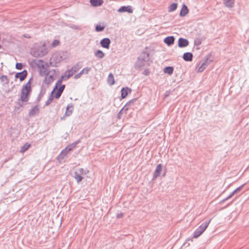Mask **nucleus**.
<instances>
[{
  "instance_id": "nucleus-1",
  "label": "nucleus",
  "mask_w": 249,
  "mask_h": 249,
  "mask_svg": "<svg viewBox=\"0 0 249 249\" xmlns=\"http://www.w3.org/2000/svg\"><path fill=\"white\" fill-rule=\"evenodd\" d=\"M149 65V53L146 52H143L138 58L135 64L136 67L137 68H141Z\"/></svg>"
},
{
  "instance_id": "nucleus-2",
  "label": "nucleus",
  "mask_w": 249,
  "mask_h": 249,
  "mask_svg": "<svg viewBox=\"0 0 249 249\" xmlns=\"http://www.w3.org/2000/svg\"><path fill=\"white\" fill-rule=\"evenodd\" d=\"M48 53L45 45L36 46L31 49V54L36 57H41L45 55Z\"/></svg>"
},
{
  "instance_id": "nucleus-3",
  "label": "nucleus",
  "mask_w": 249,
  "mask_h": 249,
  "mask_svg": "<svg viewBox=\"0 0 249 249\" xmlns=\"http://www.w3.org/2000/svg\"><path fill=\"white\" fill-rule=\"evenodd\" d=\"M31 91V82L29 81L21 89L20 100L23 102H27L29 100L28 96Z\"/></svg>"
},
{
  "instance_id": "nucleus-4",
  "label": "nucleus",
  "mask_w": 249,
  "mask_h": 249,
  "mask_svg": "<svg viewBox=\"0 0 249 249\" xmlns=\"http://www.w3.org/2000/svg\"><path fill=\"white\" fill-rule=\"evenodd\" d=\"M210 221L211 220L208 222H206L202 224L198 228H197L194 233V237L196 238L199 237L207 229Z\"/></svg>"
},
{
  "instance_id": "nucleus-5",
  "label": "nucleus",
  "mask_w": 249,
  "mask_h": 249,
  "mask_svg": "<svg viewBox=\"0 0 249 249\" xmlns=\"http://www.w3.org/2000/svg\"><path fill=\"white\" fill-rule=\"evenodd\" d=\"M40 73L41 75H47L44 80L45 83L49 84L53 81L54 79L53 75L49 74L47 70L45 69V70L43 71L42 69H41Z\"/></svg>"
},
{
  "instance_id": "nucleus-6",
  "label": "nucleus",
  "mask_w": 249,
  "mask_h": 249,
  "mask_svg": "<svg viewBox=\"0 0 249 249\" xmlns=\"http://www.w3.org/2000/svg\"><path fill=\"white\" fill-rule=\"evenodd\" d=\"M84 170L83 168H79L77 171H75L74 173V178L76 180L77 183H79L83 179V177L82 176Z\"/></svg>"
},
{
  "instance_id": "nucleus-7",
  "label": "nucleus",
  "mask_w": 249,
  "mask_h": 249,
  "mask_svg": "<svg viewBox=\"0 0 249 249\" xmlns=\"http://www.w3.org/2000/svg\"><path fill=\"white\" fill-rule=\"evenodd\" d=\"M65 87V85H63V86H58V88H56V90H54L53 97L56 99L59 98L63 92Z\"/></svg>"
},
{
  "instance_id": "nucleus-8",
  "label": "nucleus",
  "mask_w": 249,
  "mask_h": 249,
  "mask_svg": "<svg viewBox=\"0 0 249 249\" xmlns=\"http://www.w3.org/2000/svg\"><path fill=\"white\" fill-rule=\"evenodd\" d=\"M162 168L163 165L161 164H159L157 166L156 169L153 173V179L157 178L160 176Z\"/></svg>"
},
{
  "instance_id": "nucleus-9",
  "label": "nucleus",
  "mask_w": 249,
  "mask_h": 249,
  "mask_svg": "<svg viewBox=\"0 0 249 249\" xmlns=\"http://www.w3.org/2000/svg\"><path fill=\"white\" fill-rule=\"evenodd\" d=\"M111 41L108 38H104L100 41L101 46L106 49H108L110 44Z\"/></svg>"
},
{
  "instance_id": "nucleus-10",
  "label": "nucleus",
  "mask_w": 249,
  "mask_h": 249,
  "mask_svg": "<svg viewBox=\"0 0 249 249\" xmlns=\"http://www.w3.org/2000/svg\"><path fill=\"white\" fill-rule=\"evenodd\" d=\"M27 72L26 70H24L21 72H18L15 75L16 78H19L21 81L24 80L26 77Z\"/></svg>"
},
{
  "instance_id": "nucleus-11",
  "label": "nucleus",
  "mask_w": 249,
  "mask_h": 249,
  "mask_svg": "<svg viewBox=\"0 0 249 249\" xmlns=\"http://www.w3.org/2000/svg\"><path fill=\"white\" fill-rule=\"evenodd\" d=\"M189 45V41L187 39L183 38H179L178 40V45L180 48L185 47Z\"/></svg>"
},
{
  "instance_id": "nucleus-12",
  "label": "nucleus",
  "mask_w": 249,
  "mask_h": 249,
  "mask_svg": "<svg viewBox=\"0 0 249 249\" xmlns=\"http://www.w3.org/2000/svg\"><path fill=\"white\" fill-rule=\"evenodd\" d=\"M73 109L74 107L72 103L68 104L66 107V110L65 111V115L66 116H71L73 112Z\"/></svg>"
},
{
  "instance_id": "nucleus-13",
  "label": "nucleus",
  "mask_w": 249,
  "mask_h": 249,
  "mask_svg": "<svg viewBox=\"0 0 249 249\" xmlns=\"http://www.w3.org/2000/svg\"><path fill=\"white\" fill-rule=\"evenodd\" d=\"M244 186V184H243L241 186H240V187H238L234 191H233L227 197L225 198L222 201L224 202V201L229 199L232 196H233L235 194L240 192L241 191V190L243 189Z\"/></svg>"
},
{
  "instance_id": "nucleus-14",
  "label": "nucleus",
  "mask_w": 249,
  "mask_h": 249,
  "mask_svg": "<svg viewBox=\"0 0 249 249\" xmlns=\"http://www.w3.org/2000/svg\"><path fill=\"white\" fill-rule=\"evenodd\" d=\"M118 12L119 13H122L124 12H127L129 13H132L133 12V10L131 6H122L118 10Z\"/></svg>"
},
{
  "instance_id": "nucleus-15",
  "label": "nucleus",
  "mask_w": 249,
  "mask_h": 249,
  "mask_svg": "<svg viewBox=\"0 0 249 249\" xmlns=\"http://www.w3.org/2000/svg\"><path fill=\"white\" fill-rule=\"evenodd\" d=\"M71 150L69 149V148L67 146L64 149H63L60 154L58 156V160H63L64 157L67 155V154Z\"/></svg>"
},
{
  "instance_id": "nucleus-16",
  "label": "nucleus",
  "mask_w": 249,
  "mask_h": 249,
  "mask_svg": "<svg viewBox=\"0 0 249 249\" xmlns=\"http://www.w3.org/2000/svg\"><path fill=\"white\" fill-rule=\"evenodd\" d=\"M67 79H66V76H65V74L64 73L63 75H61L60 78L55 83V85L53 89L54 90H56V88H58V86H63V85H62V81L63 80H66Z\"/></svg>"
},
{
  "instance_id": "nucleus-17",
  "label": "nucleus",
  "mask_w": 249,
  "mask_h": 249,
  "mask_svg": "<svg viewBox=\"0 0 249 249\" xmlns=\"http://www.w3.org/2000/svg\"><path fill=\"white\" fill-rule=\"evenodd\" d=\"M225 6L228 8H231L233 7L235 0H223Z\"/></svg>"
},
{
  "instance_id": "nucleus-18",
  "label": "nucleus",
  "mask_w": 249,
  "mask_h": 249,
  "mask_svg": "<svg viewBox=\"0 0 249 249\" xmlns=\"http://www.w3.org/2000/svg\"><path fill=\"white\" fill-rule=\"evenodd\" d=\"M130 92H131L130 89H129L127 87L123 88L121 90L122 98H125L127 96L128 93H130Z\"/></svg>"
},
{
  "instance_id": "nucleus-19",
  "label": "nucleus",
  "mask_w": 249,
  "mask_h": 249,
  "mask_svg": "<svg viewBox=\"0 0 249 249\" xmlns=\"http://www.w3.org/2000/svg\"><path fill=\"white\" fill-rule=\"evenodd\" d=\"M175 41V38L173 36H167L164 39V42L168 45V46H170L172 44H173Z\"/></svg>"
},
{
  "instance_id": "nucleus-20",
  "label": "nucleus",
  "mask_w": 249,
  "mask_h": 249,
  "mask_svg": "<svg viewBox=\"0 0 249 249\" xmlns=\"http://www.w3.org/2000/svg\"><path fill=\"white\" fill-rule=\"evenodd\" d=\"M209 64V63L208 61V60H205L202 64H201L200 66L198 69V72H202L208 66Z\"/></svg>"
},
{
  "instance_id": "nucleus-21",
  "label": "nucleus",
  "mask_w": 249,
  "mask_h": 249,
  "mask_svg": "<svg viewBox=\"0 0 249 249\" xmlns=\"http://www.w3.org/2000/svg\"><path fill=\"white\" fill-rule=\"evenodd\" d=\"M183 58L186 61H191L193 59V54L191 53H185L183 54Z\"/></svg>"
},
{
  "instance_id": "nucleus-22",
  "label": "nucleus",
  "mask_w": 249,
  "mask_h": 249,
  "mask_svg": "<svg viewBox=\"0 0 249 249\" xmlns=\"http://www.w3.org/2000/svg\"><path fill=\"white\" fill-rule=\"evenodd\" d=\"M136 99H133L130 101H129V102H128L125 106L122 109V110L119 112L118 113V117L119 118L120 117V114H121V112H122V111L123 110V109H125V110H127L128 108L127 107H129L130 106V105H131V104H133L134 102H136Z\"/></svg>"
},
{
  "instance_id": "nucleus-23",
  "label": "nucleus",
  "mask_w": 249,
  "mask_h": 249,
  "mask_svg": "<svg viewBox=\"0 0 249 249\" xmlns=\"http://www.w3.org/2000/svg\"><path fill=\"white\" fill-rule=\"evenodd\" d=\"M189 10L186 5L183 4L180 12V16L182 17L185 16L188 13Z\"/></svg>"
},
{
  "instance_id": "nucleus-24",
  "label": "nucleus",
  "mask_w": 249,
  "mask_h": 249,
  "mask_svg": "<svg viewBox=\"0 0 249 249\" xmlns=\"http://www.w3.org/2000/svg\"><path fill=\"white\" fill-rule=\"evenodd\" d=\"M39 108L37 106H35L30 111L29 115L30 116H34L39 113Z\"/></svg>"
},
{
  "instance_id": "nucleus-25",
  "label": "nucleus",
  "mask_w": 249,
  "mask_h": 249,
  "mask_svg": "<svg viewBox=\"0 0 249 249\" xmlns=\"http://www.w3.org/2000/svg\"><path fill=\"white\" fill-rule=\"evenodd\" d=\"M90 2L93 6H99L102 5L103 1L102 0H90Z\"/></svg>"
},
{
  "instance_id": "nucleus-26",
  "label": "nucleus",
  "mask_w": 249,
  "mask_h": 249,
  "mask_svg": "<svg viewBox=\"0 0 249 249\" xmlns=\"http://www.w3.org/2000/svg\"><path fill=\"white\" fill-rule=\"evenodd\" d=\"M107 83L109 85L112 86L114 84L115 80L112 73H109L107 77Z\"/></svg>"
},
{
  "instance_id": "nucleus-27",
  "label": "nucleus",
  "mask_w": 249,
  "mask_h": 249,
  "mask_svg": "<svg viewBox=\"0 0 249 249\" xmlns=\"http://www.w3.org/2000/svg\"><path fill=\"white\" fill-rule=\"evenodd\" d=\"M54 89H53V90L52 91V92H51V95L49 96V98L48 99V100H47V101L45 103V105L46 106H49L51 103V102H52L53 99V94H54Z\"/></svg>"
},
{
  "instance_id": "nucleus-28",
  "label": "nucleus",
  "mask_w": 249,
  "mask_h": 249,
  "mask_svg": "<svg viewBox=\"0 0 249 249\" xmlns=\"http://www.w3.org/2000/svg\"><path fill=\"white\" fill-rule=\"evenodd\" d=\"M94 54L97 58L99 59H102L105 56V53L101 50L97 51Z\"/></svg>"
},
{
  "instance_id": "nucleus-29",
  "label": "nucleus",
  "mask_w": 249,
  "mask_h": 249,
  "mask_svg": "<svg viewBox=\"0 0 249 249\" xmlns=\"http://www.w3.org/2000/svg\"><path fill=\"white\" fill-rule=\"evenodd\" d=\"M31 145L28 142L25 143L22 146H21L20 149V152L21 153H24L26 150H27L29 147H30Z\"/></svg>"
},
{
  "instance_id": "nucleus-30",
  "label": "nucleus",
  "mask_w": 249,
  "mask_h": 249,
  "mask_svg": "<svg viewBox=\"0 0 249 249\" xmlns=\"http://www.w3.org/2000/svg\"><path fill=\"white\" fill-rule=\"evenodd\" d=\"M174 69L172 67H167L164 69V72L169 74H172L173 72Z\"/></svg>"
},
{
  "instance_id": "nucleus-31",
  "label": "nucleus",
  "mask_w": 249,
  "mask_h": 249,
  "mask_svg": "<svg viewBox=\"0 0 249 249\" xmlns=\"http://www.w3.org/2000/svg\"><path fill=\"white\" fill-rule=\"evenodd\" d=\"M74 73H75L72 70L71 68L70 70L65 71V72L64 73L65 76H66V79H69Z\"/></svg>"
},
{
  "instance_id": "nucleus-32",
  "label": "nucleus",
  "mask_w": 249,
  "mask_h": 249,
  "mask_svg": "<svg viewBox=\"0 0 249 249\" xmlns=\"http://www.w3.org/2000/svg\"><path fill=\"white\" fill-rule=\"evenodd\" d=\"M178 4L176 3H173L171 4L168 8V12H171L175 11L177 8Z\"/></svg>"
},
{
  "instance_id": "nucleus-33",
  "label": "nucleus",
  "mask_w": 249,
  "mask_h": 249,
  "mask_svg": "<svg viewBox=\"0 0 249 249\" xmlns=\"http://www.w3.org/2000/svg\"><path fill=\"white\" fill-rule=\"evenodd\" d=\"M81 68V66L79 63H77L76 64L74 65L71 69L75 73Z\"/></svg>"
},
{
  "instance_id": "nucleus-34",
  "label": "nucleus",
  "mask_w": 249,
  "mask_h": 249,
  "mask_svg": "<svg viewBox=\"0 0 249 249\" xmlns=\"http://www.w3.org/2000/svg\"><path fill=\"white\" fill-rule=\"evenodd\" d=\"M80 141L78 140L67 146L68 148H69V149H70L71 151L74 149L76 145L80 142Z\"/></svg>"
},
{
  "instance_id": "nucleus-35",
  "label": "nucleus",
  "mask_w": 249,
  "mask_h": 249,
  "mask_svg": "<svg viewBox=\"0 0 249 249\" xmlns=\"http://www.w3.org/2000/svg\"><path fill=\"white\" fill-rule=\"evenodd\" d=\"M91 68L90 67H85L80 72L81 75L83 74H88Z\"/></svg>"
},
{
  "instance_id": "nucleus-36",
  "label": "nucleus",
  "mask_w": 249,
  "mask_h": 249,
  "mask_svg": "<svg viewBox=\"0 0 249 249\" xmlns=\"http://www.w3.org/2000/svg\"><path fill=\"white\" fill-rule=\"evenodd\" d=\"M105 29V26H101V25H97L95 27V30L97 32L103 31Z\"/></svg>"
},
{
  "instance_id": "nucleus-37",
  "label": "nucleus",
  "mask_w": 249,
  "mask_h": 249,
  "mask_svg": "<svg viewBox=\"0 0 249 249\" xmlns=\"http://www.w3.org/2000/svg\"><path fill=\"white\" fill-rule=\"evenodd\" d=\"M69 27L73 29H75V30H80L81 29V28L80 26L77 25L71 24V25H69Z\"/></svg>"
},
{
  "instance_id": "nucleus-38",
  "label": "nucleus",
  "mask_w": 249,
  "mask_h": 249,
  "mask_svg": "<svg viewBox=\"0 0 249 249\" xmlns=\"http://www.w3.org/2000/svg\"><path fill=\"white\" fill-rule=\"evenodd\" d=\"M0 79L1 80V81L5 82V83L6 84H8V82H9V80H8V79L7 78V76H6V75H2L0 77Z\"/></svg>"
},
{
  "instance_id": "nucleus-39",
  "label": "nucleus",
  "mask_w": 249,
  "mask_h": 249,
  "mask_svg": "<svg viewBox=\"0 0 249 249\" xmlns=\"http://www.w3.org/2000/svg\"><path fill=\"white\" fill-rule=\"evenodd\" d=\"M22 64L21 63H17L16 65V68L17 69L21 70L22 68Z\"/></svg>"
},
{
  "instance_id": "nucleus-40",
  "label": "nucleus",
  "mask_w": 249,
  "mask_h": 249,
  "mask_svg": "<svg viewBox=\"0 0 249 249\" xmlns=\"http://www.w3.org/2000/svg\"><path fill=\"white\" fill-rule=\"evenodd\" d=\"M59 43V41L57 40H54L53 43H52V45L54 47V46H55L56 45H57Z\"/></svg>"
},
{
  "instance_id": "nucleus-41",
  "label": "nucleus",
  "mask_w": 249,
  "mask_h": 249,
  "mask_svg": "<svg viewBox=\"0 0 249 249\" xmlns=\"http://www.w3.org/2000/svg\"><path fill=\"white\" fill-rule=\"evenodd\" d=\"M81 74L80 72H79L74 76V78L76 79H78L81 77Z\"/></svg>"
},
{
  "instance_id": "nucleus-42",
  "label": "nucleus",
  "mask_w": 249,
  "mask_h": 249,
  "mask_svg": "<svg viewBox=\"0 0 249 249\" xmlns=\"http://www.w3.org/2000/svg\"><path fill=\"white\" fill-rule=\"evenodd\" d=\"M123 215V214L122 213H120L117 215V217L118 218H120L122 217Z\"/></svg>"
},
{
  "instance_id": "nucleus-43",
  "label": "nucleus",
  "mask_w": 249,
  "mask_h": 249,
  "mask_svg": "<svg viewBox=\"0 0 249 249\" xmlns=\"http://www.w3.org/2000/svg\"><path fill=\"white\" fill-rule=\"evenodd\" d=\"M195 44L197 45H199L201 44V42L199 41V40H198L197 41H195Z\"/></svg>"
},
{
  "instance_id": "nucleus-44",
  "label": "nucleus",
  "mask_w": 249,
  "mask_h": 249,
  "mask_svg": "<svg viewBox=\"0 0 249 249\" xmlns=\"http://www.w3.org/2000/svg\"><path fill=\"white\" fill-rule=\"evenodd\" d=\"M42 69H44V66H43V65H42Z\"/></svg>"
},
{
  "instance_id": "nucleus-45",
  "label": "nucleus",
  "mask_w": 249,
  "mask_h": 249,
  "mask_svg": "<svg viewBox=\"0 0 249 249\" xmlns=\"http://www.w3.org/2000/svg\"><path fill=\"white\" fill-rule=\"evenodd\" d=\"M165 173H164L163 174V176H165Z\"/></svg>"
}]
</instances>
